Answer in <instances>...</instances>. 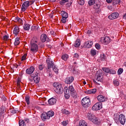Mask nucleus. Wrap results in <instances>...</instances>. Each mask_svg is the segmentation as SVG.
<instances>
[{
	"label": "nucleus",
	"instance_id": "1",
	"mask_svg": "<svg viewBox=\"0 0 126 126\" xmlns=\"http://www.w3.org/2000/svg\"><path fill=\"white\" fill-rule=\"evenodd\" d=\"M53 89L57 94H63V88L62 85L55 82L53 84Z\"/></svg>",
	"mask_w": 126,
	"mask_h": 126
},
{
	"label": "nucleus",
	"instance_id": "2",
	"mask_svg": "<svg viewBox=\"0 0 126 126\" xmlns=\"http://www.w3.org/2000/svg\"><path fill=\"white\" fill-rule=\"evenodd\" d=\"M87 118L89 121H91L94 124L96 125L98 124L99 122L98 121V118L95 117V115L91 113H88L87 114Z\"/></svg>",
	"mask_w": 126,
	"mask_h": 126
},
{
	"label": "nucleus",
	"instance_id": "3",
	"mask_svg": "<svg viewBox=\"0 0 126 126\" xmlns=\"http://www.w3.org/2000/svg\"><path fill=\"white\" fill-rule=\"evenodd\" d=\"M81 104L83 107L84 108H87L91 105V102L90 101V98L86 97L83 98L81 100Z\"/></svg>",
	"mask_w": 126,
	"mask_h": 126
},
{
	"label": "nucleus",
	"instance_id": "4",
	"mask_svg": "<svg viewBox=\"0 0 126 126\" xmlns=\"http://www.w3.org/2000/svg\"><path fill=\"white\" fill-rule=\"evenodd\" d=\"M31 77L33 78V80H34L35 83H39L40 82V74H39V71H36L34 75L32 74L31 75Z\"/></svg>",
	"mask_w": 126,
	"mask_h": 126
},
{
	"label": "nucleus",
	"instance_id": "5",
	"mask_svg": "<svg viewBox=\"0 0 126 126\" xmlns=\"http://www.w3.org/2000/svg\"><path fill=\"white\" fill-rule=\"evenodd\" d=\"M39 50L38 45L35 43H31V51L32 53H37V51Z\"/></svg>",
	"mask_w": 126,
	"mask_h": 126
},
{
	"label": "nucleus",
	"instance_id": "6",
	"mask_svg": "<svg viewBox=\"0 0 126 126\" xmlns=\"http://www.w3.org/2000/svg\"><path fill=\"white\" fill-rule=\"evenodd\" d=\"M92 109L93 110H94V111L101 110V109H102V103L97 102L93 106Z\"/></svg>",
	"mask_w": 126,
	"mask_h": 126
},
{
	"label": "nucleus",
	"instance_id": "7",
	"mask_svg": "<svg viewBox=\"0 0 126 126\" xmlns=\"http://www.w3.org/2000/svg\"><path fill=\"white\" fill-rule=\"evenodd\" d=\"M120 122L121 125H125L126 123V116L124 114H120L118 118V123Z\"/></svg>",
	"mask_w": 126,
	"mask_h": 126
},
{
	"label": "nucleus",
	"instance_id": "8",
	"mask_svg": "<svg viewBox=\"0 0 126 126\" xmlns=\"http://www.w3.org/2000/svg\"><path fill=\"white\" fill-rule=\"evenodd\" d=\"M101 40L102 41V43L104 45H108V44H110V43H111V38L109 36L102 37Z\"/></svg>",
	"mask_w": 126,
	"mask_h": 126
},
{
	"label": "nucleus",
	"instance_id": "9",
	"mask_svg": "<svg viewBox=\"0 0 126 126\" xmlns=\"http://www.w3.org/2000/svg\"><path fill=\"white\" fill-rule=\"evenodd\" d=\"M74 80V77L72 76L67 77L65 79V83L66 84H70L73 82Z\"/></svg>",
	"mask_w": 126,
	"mask_h": 126
},
{
	"label": "nucleus",
	"instance_id": "10",
	"mask_svg": "<svg viewBox=\"0 0 126 126\" xmlns=\"http://www.w3.org/2000/svg\"><path fill=\"white\" fill-rule=\"evenodd\" d=\"M96 80L97 82H102L103 81V77L102 76V72L97 71L96 74Z\"/></svg>",
	"mask_w": 126,
	"mask_h": 126
},
{
	"label": "nucleus",
	"instance_id": "11",
	"mask_svg": "<svg viewBox=\"0 0 126 126\" xmlns=\"http://www.w3.org/2000/svg\"><path fill=\"white\" fill-rule=\"evenodd\" d=\"M119 13L115 12L110 14L108 16V18L109 19H110V20H113V19H117V18L119 17Z\"/></svg>",
	"mask_w": 126,
	"mask_h": 126
},
{
	"label": "nucleus",
	"instance_id": "12",
	"mask_svg": "<svg viewBox=\"0 0 126 126\" xmlns=\"http://www.w3.org/2000/svg\"><path fill=\"white\" fill-rule=\"evenodd\" d=\"M28 7H29V2L28 1H25L21 7V10L22 11H25V10H26V9H27V8H28Z\"/></svg>",
	"mask_w": 126,
	"mask_h": 126
},
{
	"label": "nucleus",
	"instance_id": "13",
	"mask_svg": "<svg viewBox=\"0 0 126 126\" xmlns=\"http://www.w3.org/2000/svg\"><path fill=\"white\" fill-rule=\"evenodd\" d=\"M46 63H47V68L48 69H50V68H52L54 66V62L51 60L50 59H47L46 60Z\"/></svg>",
	"mask_w": 126,
	"mask_h": 126
},
{
	"label": "nucleus",
	"instance_id": "14",
	"mask_svg": "<svg viewBox=\"0 0 126 126\" xmlns=\"http://www.w3.org/2000/svg\"><path fill=\"white\" fill-rule=\"evenodd\" d=\"M40 40L42 43H45V42H50V39L48 38L46 34H42L40 36Z\"/></svg>",
	"mask_w": 126,
	"mask_h": 126
},
{
	"label": "nucleus",
	"instance_id": "15",
	"mask_svg": "<svg viewBox=\"0 0 126 126\" xmlns=\"http://www.w3.org/2000/svg\"><path fill=\"white\" fill-rule=\"evenodd\" d=\"M29 123V119H26L24 120H20L19 122V126H26V124Z\"/></svg>",
	"mask_w": 126,
	"mask_h": 126
},
{
	"label": "nucleus",
	"instance_id": "16",
	"mask_svg": "<svg viewBox=\"0 0 126 126\" xmlns=\"http://www.w3.org/2000/svg\"><path fill=\"white\" fill-rule=\"evenodd\" d=\"M35 70V68L33 66H31L29 68L27 69L26 72L27 74H32L34 71Z\"/></svg>",
	"mask_w": 126,
	"mask_h": 126
},
{
	"label": "nucleus",
	"instance_id": "17",
	"mask_svg": "<svg viewBox=\"0 0 126 126\" xmlns=\"http://www.w3.org/2000/svg\"><path fill=\"white\" fill-rule=\"evenodd\" d=\"M48 104L49 106H53L57 103V99L55 98H51L48 100Z\"/></svg>",
	"mask_w": 126,
	"mask_h": 126
},
{
	"label": "nucleus",
	"instance_id": "18",
	"mask_svg": "<svg viewBox=\"0 0 126 126\" xmlns=\"http://www.w3.org/2000/svg\"><path fill=\"white\" fill-rule=\"evenodd\" d=\"M93 45V42L92 41H87L84 45V48H87V49H89V48H91L92 45Z\"/></svg>",
	"mask_w": 126,
	"mask_h": 126
},
{
	"label": "nucleus",
	"instance_id": "19",
	"mask_svg": "<svg viewBox=\"0 0 126 126\" xmlns=\"http://www.w3.org/2000/svg\"><path fill=\"white\" fill-rule=\"evenodd\" d=\"M97 100L99 103H102V102H105L106 101V97L102 95H99L97 96Z\"/></svg>",
	"mask_w": 126,
	"mask_h": 126
},
{
	"label": "nucleus",
	"instance_id": "20",
	"mask_svg": "<svg viewBox=\"0 0 126 126\" xmlns=\"http://www.w3.org/2000/svg\"><path fill=\"white\" fill-rule=\"evenodd\" d=\"M41 119L43 121H46V120H49V117H48V115H47V113L43 112L41 115Z\"/></svg>",
	"mask_w": 126,
	"mask_h": 126
},
{
	"label": "nucleus",
	"instance_id": "21",
	"mask_svg": "<svg viewBox=\"0 0 126 126\" xmlns=\"http://www.w3.org/2000/svg\"><path fill=\"white\" fill-rule=\"evenodd\" d=\"M20 32V30H19V28H18V26H16V27H15L13 30V34H14L15 36H17L18 34H19Z\"/></svg>",
	"mask_w": 126,
	"mask_h": 126
},
{
	"label": "nucleus",
	"instance_id": "22",
	"mask_svg": "<svg viewBox=\"0 0 126 126\" xmlns=\"http://www.w3.org/2000/svg\"><path fill=\"white\" fill-rule=\"evenodd\" d=\"M97 90L96 89H94L92 90H88L86 91L85 93H86V94H95Z\"/></svg>",
	"mask_w": 126,
	"mask_h": 126
},
{
	"label": "nucleus",
	"instance_id": "23",
	"mask_svg": "<svg viewBox=\"0 0 126 126\" xmlns=\"http://www.w3.org/2000/svg\"><path fill=\"white\" fill-rule=\"evenodd\" d=\"M47 117H48V119H50V118H52V117H54V112L53 111H48L47 113Z\"/></svg>",
	"mask_w": 126,
	"mask_h": 126
},
{
	"label": "nucleus",
	"instance_id": "24",
	"mask_svg": "<svg viewBox=\"0 0 126 126\" xmlns=\"http://www.w3.org/2000/svg\"><path fill=\"white\" fill-rule=\"evenodd\" d=\"M61 14L62 16V17H64V18H68V14L64 11H62L61 12Z\"/></svg>",
	"mask_w": 126,
	"mask_h": 126
},
{
	"label": "nucleus",
	"instance_id": "25",
	"mask_svg": "<svg viewBox=\"0 0 126 126\" xmlns=\"http://www.w3.org/2000/svg\"><path fill=\"white\" fill-rule=\"evenodd\" d=\"M74 47H75V48H78V47H79V46H80V40L78 39L77 40L74 44H73Z\"/></svg>",
	"mask_w": 126,
	"mask_h": 126
},
{
	"label": "nucleus",
	"instance_id": "26",
	"mask_svg": "<svg viewBox=\"0 0 126 126\" xmlns=\"http://www.w3.org/2000/svg\"><path fill=\"white\" fill-rule=\"evenodd\" d=\"M70 95L71 97H72V98H73L74 99H76V98H77V96H78L77 93L75 91V92H73V93H71L70 94Z\"/></svg>",
	"mask_w": 126,
	"mask_h": 126
},
{
	"label": "nucleus",
	"instance_id": "27",
	"mask_svg": "<svg viewBox=\"0 0 126 126\" xmlns=\"http://www.w3.org/2000/svg\"><path fill=\"white\" fill-rule=\"evenodd\" d=\"M23 28L24 30L28 31L30 29V25L29 24H25L24 25Z\"/></svg>",
	"mask_w": 126,
	"mask_h": 126
},
{
	"label": "nucleus",
	"instance_id": "28",
	"mask_svg": "<svg viewBox=\"0 0 126 126\" xmlns=\"http://www.w3.org/2000/svg\"><path fill=\"white\" fill-rule=\"evenodd\" d=\"M120 115H119L118 114H114V120L116 123H119V117Z\"/></svg>",
	"mask_w": 126,
	"mask_h": 126
},
{
	"label": "nucleus",
	"instance_id": "29",
	"mask_svg": "<svg viewBox=\"0 0 126 126\" xmlns=\"http://www.w3.org/2000/svg\"><path fill=\"white\" fill-rule=\"evenodd\" d=\"M68 89L70 94H71L75 91V90H74V88H73V86H70L68 87Z\"/></svg>",
	"mask_w": 126,
	"mask_h": 126
},
{
	"label": "nucleus",
	"instance_id": "30",
	"mask_svg": "<svg viewBox=\"0 0 126 126\" xmlns=\"http://www.w3.org/2000/svg\"><path fill=\"white\" fill-rule=\"evenodd\" d=\"M20 41H19V37H17L15 39L14 45L15 46H17L19 45Z\"/></svg>",
	"mask_w": 126,
	"mask_h": 126
},
{
	"label": "nucleus",
	"instance_id": "31",
	"mask_svg": "<svg viewBox=\"0 0 126 126\" xmlns=\"http://www.w3.org/2000/svg\"><path fill=\"white\" fill-rule=\"evenodd\" d=\"M10 112L12 114H16L17 113H18L19 112L18 110H17V108H12L11 109Z\"/></svg>",
	"mask_w": 126,
	"mask_h": 126
},
{
	"label": "nucleus",
	"instance_id": "32",
	"mask_svg": "<svg viewBox=\"0 0 126 126\" xmlns=\"http://www.w3.org/2000/svg\"><path fill=\"white\" fill-rule=\"evenodd\" d=\"M78 3L80 5H84L85 3V1L84 0H78Z\"/></svg>",
	"mask_w": 126,
	"mask_h": 126
},
{
	"label": "nucleus",
	"instance_id": "33",
	"mask_svg": "<svg viewBox=\"0 0 126 126\" xmlns=\"http://www.w3.org/2000/svg\"><path fill=\"white\" fill-rule=\"evenodd\" d=\"M95 3V0H90L88 1V4L90 6L93 5Z\"/></svg>",
	"mask_w": 126,
	"mask_h": 126
},
{
	"label": "nucleus",
	"instance_id": "34",
	"mask_svg": "<svg viewBox=\"0 0 126 126\" xmlns=\"http://www.w3.org/2000/svg\"><path fill=\"white\" fill-rule=\"evenodd\" d=\"M100 59L101 61H105L106 60V55L105 54H102L100 55Z\"/></svg>",
	"mask_w": 126,
	"mask_h": 126
},
{
	"label": "nucleus",
	"instance_id": "35",
	"mask_svg": "<svg viewBox=\"0 0 126 126\" xmlns=\"http://www.w3.org/2000/svg\"><path fill=\"white\" fill-rule=\"evenodd\" d=\"M38 68L39 70H43L45 68V65L43 64H39L38 65Z\"/></svg>",
	"mask_w": 126,
	"mask_h": 126
},
{
	"label": "nucleus",
	"instance_id": "36",
	"mask_svg": "<svg viewBox=\"0 0 126 126\" xmlns=\"http://www.w3.org/2000/svg\"><path fill=\"white\" fill-rule=\"evenodd\" d=\"M102 70L104 72H106V73H109L110 72V69L109 68L104 67L102 68Z\"/></svg>",
	"mask_w": 126,
	"mask_h": 126
},
{
	"label": "nucleus",
	"instance_id": "37",
	"mask_svg": "<svg viewBox=\"0 0 126 126\" xmlns=\"http://www.w3.org/2000/svg\"><path fill=\"white\" fill-rule=\"evenodd\" d=\"M123 72H124V69L123 68H119L117 72L118 75H121V74H122Z\"/></svg>",
	"mask_w": 126,
	"mask_h": 126
},
{
	"label": "nucleus",
	"instance_id": "38",
	"mask_svg": "<svg viewBox=\"0 0 126 126\" xmlns=\"http://www.w3.org/2000/svg\"><path fill=\"white\" fill-rule=\"evenodd\" d=\"M26 101L28 105H30V97L29 96H26L25 97Z\"/></svg>",
	"mask_w": 126,
	"mask_h": 126
},
{
	"label": "nucleus",
	"instance_id": "39",
	"mask_svg": "<svg viewBox=\"0 0 126 126\" xmlns=\"http://www.w3.org/2000/svg\"><path fill=\"white\" fill-rule=\"evenodd\" d=\"M121 2V0H113V4H119Z\"/></svg>",
	"mask_w": 126,
	"mask_h": 126
},
{
	"label": "nucleus",
	"instance_id": "40",
	"mask_svg": "<svg viewBox=\"0 0 126 126\" xmlns=\"http://www.w3.org/2000/svg\"><path fill=\"white\" fill-rule=\"evenodd\" d=\"M91 55L93 56H96V54H97L96 51L94 49H92L91 51Z\"/></svg>",
	"mask_w": 126,
	"mask_h": 126
},
{
	"label": "nucleus",
	"instance_id": "41",
	"mask_svg": "<svg viewBox=\"0 0 126 126\" xmlns=\"http://www.w3.org/2000/svg\"><path fill=\"white\" fill-rule=\"evenodd\" d=\"M113 84L114 85H115V86H119V85H120V83L118 82V80H115L113 81Z\"/></svg>",
	"mask_w": 126,
	"mask_h": 126
},
{
	"label": "nucleus",
	"instance_id": "42",
	"mask_svg": "<svg viewBox=\"0 0 126 126\" xmlns=\"http://www.w3.org/2000/svg\"><path fill=\"white\" fill-rule=\"evenodd\" d=\"M5 116H6V114H0V120H3L4 119Z\"/></svg>",
	"mask_w": 126,
	"mask_h": 126
},
{
	"label": "nucleus",
	"instance_id": "43",
	"mask_svg": "<svg viewBox=\"0 0 126 126\" xmlns=\"http://www.w3.org/2000/svg\"><path fill=\"white\" fill-rule=\"evenodd\" d=\"M68 1V0H62V1H60V4L61 5H63L65 2H67Z\"/></svg>",
	"mask_w": 126,
	"mask_h": 126
},
{
	"label": "nucleus",
	"instance_id": "44",
	"mask_svg": "<svg viewBox=\"0 0 126 126\" xmlns=\"http://www.w3.org/2000/svg\"><path fill=\"white\" fill-rule=\"evenodd\" d=\"M62 59L63 61H66V60H67V55H63L62 57Z\"/></svg>",
	"mask_w": 126,
	"mask_h": 126
},
{
	"label": "nucleus",
	"instance_id": "45",
	"mask_svg": "<svg viewBox=\"0 0 126 126\" xmlns=\"http://www.w3.org/2000/svg\"><path fill=\"white\" fill-rule=\"evenodd\" d=\"M62 113L63 114H64V115H68L69 114V112L65 109L63 110Z\"/></svg>",
	"mask_w": 126,
	"mask_h": 126
},
{
	"label": "nucleus",
	"instance_id": "46",
	"mask_svg": "<svg viewBox=\"0 0 126 126\" xmlns=\"http://www.w3.org/2000/svg\"><path fill=\"white\" fill-rule=\"evenodd\" d=\"M52 68H53L54 71H55V72H56V73H57L58 71H59V69H58V68H57V66H53L52 67Z\"/></svg>",
	"mask_w": 126,
	"mask_h": 126
},
{
	"label": "nucleus",
	"instance_id": "47",
	"mask_svg": "<svg viewBox=\"0 0 126 126\" xmlns=\"http://www.w3.org/2000/svg\"><path fill=\"white\" fill-rule=\"evenodd\" d=\"M26 57H27V54H25L22 57L21 61H25L26 60Z\"/></svg>",
	"mask_w": 126,
	"mask_h": 126
},
{
	"label": "nucleus",
	"instance_id": "48",
	"mask_svg": "<svg viewBox=\"0 0 126 126\" xmlns=\"http://www.w3.org/2000/svg\"><path fill=\"white\" fill-rule=\"evenodd\" d=\"M18 22L21 24V25H22L23 24V21H22V19L20 18H18Z\"/></svg>",
	"mask_w": 126,
	"mask_h": 126
},
{
	"label": "nucleus",
	"instance_id": "49",
	"mask_svg": "<svg viewBox=\"0 0 126 126\" xmlns=\"http://www.w3.org/2000/svg\"><path fill=\"white\" fill-rule=\"evenodd\" d=\"M110 74H115L116 71L114 69H109V73Z\"/></svg>",
	"mask_w": 126,
	"mask_h": 126
},
{
	"label": "nucleus",
	"instance_id": "50",
	"mask_svg": "<svg viewBox=\"0 0 126 126\" xmlns=\"http://www.w3.org/2000/svg\"><path fill=\"white\" fill-rule=\"evenodd\" d=\"M95 47L96 49H97V50H100V44H99V43H96L95 45Z\"/></svg>",
	"mask_w": 126,
	"mask_h": 126
},
{
	"label": "nucleus",
	"instance_id": "51",
	"mask_svg": "<svg viewBox=\"0 0 126 126\" xmlns=\"http://www.w3.org/2000/svg\"><path fill=\"white\" fill-rule=\"evenodd\" d=\"M64 97L65 99H69V97H70V94H64Z\"/></svg>",
	"mask_w": 126,
	"mask_h": 126
},
{
	"label": "nucleus",
	"instance_id": "52",
	"mask_svg": "<svg viewBox=\"0 0 126 126\" xmlns=\"http://www.w3.org/2000/svg\"><path fill=\"white\" fill-rule=\"evenodd\" d=\"M66 19H67V18L62 17V23H65V22H66Z\"/></svg>",
	"mask_w": 126,
	"mask_h": 126
},
{
	"label": "nucleus",
	"instance_id": "53",
	"mask_svg": "<svg viewBox=\"0 0 126 126\" xmlns=\"http://www.w3.org/2000/svg\"><path fill=\"white\" fill-rule=\"evenodd\" d=\"M8 36L7 35H4L3 38L2 39L3 40V41H7V40L8 39Z\"/></svg>",
	"mask_w": 126,
	"mask_h": 126
},
{
	"label": "nucleus",
	"instance_id": "54",
	"mask_svg": "<svg viewBox=\"0 0 126 126\" xmlns=\"http://www.w3.org/2000/svg\"><path fill=\"white\" fill-rule=\"evenodd\" d=\"M28 1L29 2V5H32V4H33V3H34V2H35V1L34 0H28Z\"/></svg>",
	"mask_w": 126,
	"mask_h": 126
},
{
	"label": "nucleus",
	"instance_id": "55",
	"mask_svg": "<svg viewBox=\"0 0 126 126\" xmlns=\"http://www.w3.org/2000/svg\"><path fill=\"white\" fill-rule=\"evenodd\" d=\"M64 94H69V90H68V89L66 88V89H65L64 91Z\"/></svg>",
	"mask_w": 126,
	"mask_h": 126
},
{
	"label": "nucleus",
	"instance_id": "56",
	"mask_svg": "<svg viewBox=\"0 0 126 126\" xmlns=\"http://www.w3.org/2000/svg\"><path fill=\"white\" fill-rule=\"evenodd\" d=\"M4 113V109L3 107L0 108V114H3Z\"/></svg>",
	"mask_w": 126,
	"mask_h": 126
},
{
	"label": "nucleus",
	"instance_id": "57",
	"mask_svg": "<svg viewBox=\"0 0 126 126\" xmlns=\"http://www.w3.org/2000/svg\"><path fill=\"white\" fill-rule=\"evenodd\" d=\"M1 100L2 102H5L6 101V97L3 95L1 98Z\"/></svg>",
	"mask_w": 126,
	"mask_h": 126
},
{
	"label": "nucleus",
	"instance_id": "58",
	"mask_svg": "<svg viewBox=\"0 0 126 126\" xmlns=\"http://www.w3.org/2000/svg\"><path fill=\"white\" fill-rule=\"evenodd\" d=\"M73 58H75L76 59H78L79 58V55L77 53H75Z\"/></svg>",
	"mask_w": 126,
	"mask_h": 126
},
{
	"label": "nucleus",
	"instance_id": "59",
	"mask_svg": "<svg viewBox=\"0 0 126 126\" xmlns=\"http://www.w3.org/2000/svg\"><path fill=\"white\" fill-rule=\"evenodd\" d=\"M50 33L51 35H52V36H56V33H55V32L54 31H51L50 32Z\"/></svg>",
	"mask_w": 126,
	"mask_h": 126
},
{
	"label": "nucleus",
	"instance_id": "60",
	"mask_svg": "<svg viewBox=\"0 0 126 126\" xmlns=\"http://www.w3.org/2000/svg\"><path fill=\"white\" fill-rule=\"evenodd\" d=\"M62 125L63 126H66L67 125V124L66 123V121H63L62 123Z\"/></svg>",
	"mask_w": 126,
	"mask_h": 126
},
{
	"label": "nucleus",
	"instance_id": "61",
	"mask_svg": "<svg viewBox=\"0 0 126 126\" xmlns=\"http://www.w3.org/2000/svg\"><path fill=\"white\" fill-rule=\"evenodd\" d=\"M35 29H36V26H32L31 28V30L32 31L35 30Z\"/></svg>",
	"mask_w": 126,
	"mask_h": 126
},
{
	"label": "nucleus",
	"instance_id": "62",
	"mask_svg": "<svg viewBox=\"0 0 126 126\" xmlns=\"http://www.w3.org/2000/svg\"><path fill=\"white\" fill-rule=\"evenodd\" d=\"M20 82H21V80H20V78H19L17 79V84H20Z\"/></svg>",
	"mask_w": 126,
	"mask_h": 126
},
{
	"label": "nucleus",
	"instance_id": "63",
	"mask_svg": "<svg viewBox=\"0 0 126 126\" xmlns=\"http://www.w3.org/2000/svg\"><path fill=\"white\" fill-rule=\"evenodd\" d=\"M113 2V0H106V2L107 3H111V2Z\"/></svg>",
	"mask_w": 126,
	"mask_h": 126
},
{
	"label": "nucleus",
	"instance_id": "64",
	"mask_svg": "<svg viewBox=\"0 0 126 126\" xmlns=\"http://www.w3.org/2000/svg\"><path fill=\"white\" fill-rule=\"evenodd\" d=\"M123 19H125V20H126V13L123 16Z\"/></svg>",
	"mask_w": 126,
	"mask_h": 126
}]
</instances>
